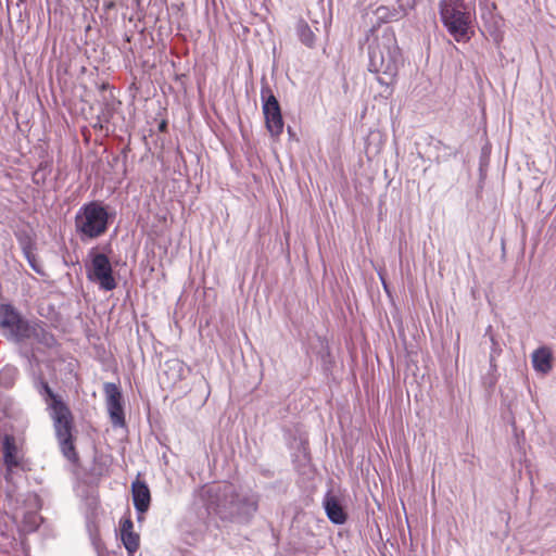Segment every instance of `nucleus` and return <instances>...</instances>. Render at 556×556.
Segmentation results:
<instances>
[{"instance_id": "12", "label": "nucleus", "mask_w": 556, "mask_h": 556, "mask_svg": "<svg viewBox=\"0 0 556 556\" xmlns=\"http://www.w3.org/2000/svg\"><path fill=\"white\" fill-rule=\"evenodd\" d=\"M131 490L136 510L141 515L147 513L151 502V494L147 483L137 479L132 482Z\"/></svg>"}, {"instance_id": "21", "label": "nucleus", "mask_w": 556, "mask_h": 556, "mask_svg": "<svg viewBox=\"0 0 556 556\" xmlns=\"http://www.w3.org/2000/svg\"><path fill=\"white\" fill-rule=\"evenodd\" d=\"M490 340H491L492 345H493L492 346V352H491V355H490V362L492 363L494 361L495 355H497L500 353V350H498V344L495 341L493 336L490 337Z\"/></svg>"}, {"instance_id": "3", "label": "nucleus", "mask_w": 556, "mask_h": 556, "mask_svg": "<svg viewBox=\"0 0 556 556\" xmlns=\"http://www.w3.org/2000/svg\"><path fill=\"white\" fill-rule=\"evenodd\" d=\"M112 214L101 201L83 204L74 217L75 231L83 242L102 237L109 229Z\"/></svg>"}, {"instance_id": "8", "label": "nucleus", "mask_w": 556, "mask_h": 556, "mask_svg": "<svg viewBox=\"0 0 556 556\" xmlns=\"http://www.w3.org/2000/svg\"><path fill=\"white\" fill-rule=\"evenodd\" d=\"M30 321L24 319L10 304L0 305V327L5 336L14 342L25 341V331Z\"/></svg>"}, {"instance_id": "1", "label": "nucleus", "mask_w": 556, "mask_h": 556, "mask_svg": "<svg viewBox=\"0 0 556 556\" xmlns=\"http://www.w3.org/2000/svg\"><path fill=\"white\" fill-rule=\"evenodd\" d=\"M206 504L222 519L249 522L258 508V495L232 484H215L205 490Z\"/></svg>"}, {"instance_id": "5", "label": "nucleus", "mask_w": 556, "mask_h": 556, "mask_svg": "<svg viewBox=\"0 0 556 556\" xmlns=\"http://www.w3.org/2000/svg\"><path fill=\"white\" fill-rule=\"evenodd\" d=\"M48 408L53 420V427L62 454L68 460L76 462L78 456L72 434L74 418L70 407L63 400H55L54 404H49Z\"/></svg>"}, {"instance_id": "7", "label": "nucleus", "mask_w": 556, "mask_h": 556, "mask_svg": "<svg viewBox=\"0 0 556 556\" xmlns=\"http://www.w3.org/2000/svg\"><path fill=\"white\" fill-rule=\"evenodd\" d=\"M261 100L266 128L273 137H279L283 130L281 109L268 84L262 85Z\"/></svg>"}, {"instance_id": "2", "label": "nucleus", "mask_w": 556, "mask_h": 556, "mask_svg": "<svg viewBox=\"0 0 556 556\" xmlns=\"http://www.w3.org/2000/svg\"><path fill=\"white\" fill-rule=\"evenodd\" d=\"M402 53L392 34H383L369 49V71L378 74L380 85L390 89L402 65Z\"/></svg>"}, {"instance_id": "20", "label": "nucleus", "mask_w": 556, "mask_h": 556, "mask_svg": "<svg viewBox=\"0 0 556 556\" xmlns=\"http://www.w3.org/2000/svg\"><path fill=\"white\" fill-rule=\"evenodd\" d=\"M165 365L168 366L169 369L176 370V374L173 377V382L178 380L180 378V374H179L180 368H181L180 364L178 362L174 361V362H168Z\"/></svg>"}, {"instance_id": "16", "label": "nucleus", "mask_w": 556, "mask_h": 556, "mask_svg": "<svg viewBox=\"0 0 556 556\" xmlns=\"http://www.w3.org/2000/svg\"><path fill=\"white\" fill-rule=\"evenodd\" d=\"M375 15L378 21L382 23H390L404 17L406 15V10L403 8V5H380L376 9Z\"/></svg>"}, {"instance_id": "19", "label": "nucleus", "mask_w": 556, "mask_h": 556, "mask_svg": "<svg viewBox=\"0 0 556 556\" xmlns=\"http://www.w3.org/2000/svg\"><path fill=\"white\" fill-rule=\"evenodd\" d=\"M26 257L28 260V263L30 267L38 274H43L40 265L37 263L35 255H33L30 252H26Z\"/></svg>"}, {"instance_id": "11", "label": "nucleus", "mask_w": 556, "mask_h": 556, "mask_svg": "<svg viewBox=\"0 0 556 556\" xmlns=\"http://www.w3.org/2000/svg\"><path fill=\"white\" fill-rule=\"evenodd\" d=\"M25 340H33L45 348H52L56 343L54 336L47 331L42 325L31 321L25 331Z\"/></svg>"}, {"instance_id": "14", "label": "nucleus", "mask_w": 556, "mask_h": 556, "mask_svg": "<svg viewBox=\"0 0 556 556\" xmlns=\"http://www.w3.org/2000/svg\"><path fill=\"white\" fill-rule=\"evenodd\" d=\"M533 368L541 374H547L552 369V352L548 348L542 346L532 353Z\"/></svg>"}, {"instance_id": "4", "label": "nucleus", "mask_w": 556, "mask_h": 556, "mask_svg": "<svg viewBox=\"0 0 556 556\" xmlns=\"http://www.w3.org/2000/svg\"><path fill=\"white\" fill-rule=\"evenodd\" d=\"M440 16L448 34L458 42L470 38L472 15L465 0H442Z\"/></svg>"}, {"instance_id": "6", "label": "nucleus", "mask_w": 556, "mask_h": 556, "mask_svg": "<svg viewBox=\"0 0 556 556\" xmlns=\"http://www.w3.org/2000/svg\"><path fill=\"white\" fill-rule=\"evenodd\" d=\"M90 264L86 266L87 277L90 281L98 283L104 291H112L117 283L113 276V268L109 257L103 253H98L92 249L89 252Z\"/></svg>"}, {"instance_id": "15", "label": "nucleus", "mask_w": 556, "mask_h": 556, "mask_svg": "<svg viewBox=\"0 0 556 556\" xmlns=\"http://www.w3.org/2000/svg\"><path fill=\"white\" fill-rule=\"evenodd\" d=\"M3 459L4 464L9 469L17 467L20 465L17 447L15 439L12 435L5 434L2 442Z\"/></svg>"}, {"instance_id": "13", "label": "nucleus", "mask_w": 556, "mask_h": 556, "mask_svg": "<svg viewBox=\"0 0 556 556\" xmlns=\"http://www.w3.org/2000/svg\"><path fill=\"white\" fill-rule=\"evenodd\" d=\"M121 539L130 556L139 548L140 538L134 531V523L130 519L121 522Z\"/></svg>"}, {"instance_id": "18", "label": "nucleus", "mask_w": 556, "mask_h": 556, "mask_svg": "<svg viewBox=\"0 0 556 556\" xmlns=\"http://www.w3.org/2000/svg\"><path fill=\"white\" fill-rule=\"evenodd\" d=\"M38 392L45 397L47 405L54 404L55 400H62L60 395L55 394L49 387L48 382L40 380L37 386Z\"/></svg>"}, {"instance_id": "9", "label": "nucleus", "mask_w": 556, "mask_h": 556, "mask_svg": "<svg viewBox=\"0 0 556 556\" xmlns=\"http://www.w3.org/2000/svg\"><path fill=\"white\" fill-rule=\"evenodd\" d=\"M104 393L106 396V408L111 422L114 427L125 426V416L123 407V396L115 383L108 382L104 384Z\"/></svg>"}, {"instance_id": "10", "label": "nucleus", "mask_w": 556, "mask_h": 556, "mask_svg": "<svg viewBox=\"0 0 556 556\" xmlns=\"http://www.w3.org/2000/svg\"><path fill=\"white\" fill-rule=\"evenodd\" d=\"M323 507L328 519L334 525H343L348 520V513L345 511L341 501L331 491H328L323 498Z\"/></svg>"}, {"instance_id": "22", "label": "nucleus", "mask_w": 556, "mask_h": 556, "mask_svg": "<svg viewBox=\"0 0 556 556\" xmlns=\"http://www.w3.org/2000/svg\"><path fill=\"white\" fill-rule=\"evenodd\" d=\"M166 127L165 123L161 124L160 129H164Z\"/></svg>"}, {"instance_id": "17", "label": "nucleus", "mask_w": 556, "mask_h": 556, "mask_svg": "<svg viewBox=\"0 0 556 556\" xmlns=\"http://www.w3.org/2000/svg\"><path fill=\"white\" fill-rule=\"evenodd\" d=\"M295 30H296V35H298L300 41L303 45H305L308 48L314 47L315 40H316V35L304 20H300L296 23Z\"/></svg>"}]
</instances>
